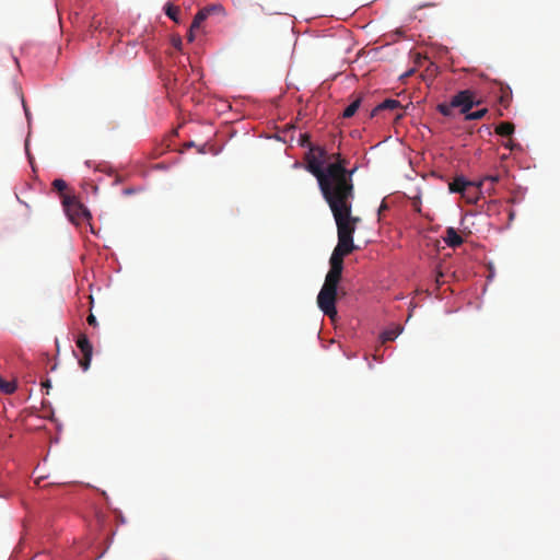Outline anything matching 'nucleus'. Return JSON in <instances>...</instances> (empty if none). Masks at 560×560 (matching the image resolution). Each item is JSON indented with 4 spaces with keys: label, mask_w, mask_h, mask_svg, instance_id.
<instances>
[{
    "label": "nucleus",
    "mask_w": 560,
    "mask_h": 560,
    "mask_svg": "<svg viewBox=\"0 0 560 560\" xmlns=\"http://www.w3.org/2000/svg\"><path fill=\"white\" fill-rule=\"evenodd\" d=\"M326 156L327 151L320 147H311L305 154L306 170L316 177L324 198L352 184L354 172L346 168V160L340 154H332L336 161L324 167Z\"/></svg>",
    "instance_id": "nucleus-1"
},
{
    "label": "nucleus",
    "mask_w": 560,
    "mask_h": 560,
    "mask_svg": "<svg viewBox=\"0 0 560 560\" xmlns=\"http://www.w3.org/2000/svg\"><path fill=\"white\" fill-rule=\"evenodd\" d=\"M353 198V183L324 198L334 215L338 236L353 238L357 225L360 222L359 217L351 214Z\"/></svg>",
    "instance_id": "nucleus-2"
},
{
    "label": "nucleus",
    "mask_w": 560,
    "mask_h": 560,
    "mask_svg": "<svg viewBox=\"0 0 560 560\" xmlns=\"http://www.w3.org/2000/svg\"><path fill=\"white\" fill-rule=\"evenodd\" d=\"M482 103V100L477 96L474 90L466 89L458 91L452 96L450 103H440L436 109L440 114L445 117H453L454 108H458L460 114H467L474 106H478Z\"/></svg>",
    "instance_id": "nucleus-3"
},
{
    "label": "nucleus",
    "mask_w": 560,
    "mask_h": 560,
    "mask_svg": "<svg viewBox=\"0 0 560 560\" xmlns=\"http://www.w3.org/2000/svg\"><path fill=\"white\" fill-rule=\"evenodd\" d=\"M339 281L325 278V282L317 295L319 310L330 318L337 315L336 300Z\"/></svg>",
    "instance_id": "nucleus-4"
},
{
    "label": "nucleus",
    "mask_w": 560,
    "mask_h": 560,
    "mask_svg": "<svg viewBox=\"0 0 560 560\" xmlns=\"http://www.w3.org/2000/svg\"><path fill=\"white\" fill-rule=\"evenodd\" d=\"M62 206L70 221L75 224L91 219L90 211L75 196L63 195Z\"/></svg>",
    "instance_id": "nucleus-5"
},
{
    "label": "nucleus",
    "mask_w": 560,
    "mask_h": 560,
    "mask_svg": "<svg viewBox=\"0 0 560 560\" xmlns=\"http://www.w3.org/2000/svg\"><path fill=\"white\" fill-rule=\"evenodd\" d=\"M77 347L80 349V351L83 354V358L79 360L80 366L83 369V371H86L90 368L92 353H93V347L91 342L89 341V338L85 334H80L77 339Z\"/></svg>",
    "instance_id": "nucleus-6"
},
{
    "label": "nucleus",
    "mask_w": 560,
    "mask_h": 560,
    "mask_svg": "<svg viewBox=\"0 0 560 560\" xmlns=\"http://www.w3.org/2000/svg\"><path fill=\"white\" fill-rule=\"evenodd\" d=\"M330 269L326 275V279L339 281L341 280L343 270V257L332 253L329 259Z\"/></svg>",
    "instance_id": "nucleus-7"
},
{
    "label": "nucleus",
    "mask_w": 560,
    "mask_h": 560,
    "mask_svg": "<svg viewBox=\"0 0 560 560\" xmlns=\"http://www.w3.org/2000/svg\"><path fill=\"white\" fill-rule=\"evenodd\" d=\"M222 11V7L220 5H217V4H211V5H208V7H205L202 9H200L194 20H192V23H191V32L195 31V30H198L201 25V23L208 19V16L214 12H221Z\"/></svg>",
    "instance_id": "nucleus-8"
},
{
    "label": "nucleus",
    "mask_w": 560,
    "mask_h": 560,
    "mask_svg": "<svg viewBox=\"0 0 560 560\" xmlns=\"http://www.w3.org/2000/svg\"><path fill=\"white\" fill-rule=\"evenodd\" d=\"M355 249V245L353 244V238L341 237L338 236V244L332 250L335 254H339L345 257L351 254Z\"/></svg>",
    "instance_id": "nucleus-9"
},
{
    "label": "nucleus",
    "mask_w": 560,
    "mask_h": 560,
    "mask_svg": "<svg viewBox=\"0 0 560 560\" xmlns=\"http://www.w3.org/2000/svg\"><path fill=\"white\" fill-rule=\"evenodd\" d=\"M500 180L499 174L487 175L482 177L478 183H476V187L479 189H485L489 195L494 190V185Z\"/></svg>",
    "instance_id": "nucleus-10"
},
{
    "label": "nucleus",
    "mask_w": 560,
    "mask_h": 560,
    "mask_svg": "<svg viewBox=\"0 0 560 560\" xmlns=\"http://www.w3.org/2000/svg\"><path fill=\"white\" fill-rule=\"evenodd\" d=\"M400 102L393 98H387L383 101L381 104H378L373 110L371 112L370 116L374 117L382 110H394L397 108H400Z\"/></svg>",
    "instance_id": "nucleus-11"
},
{
    "label": "nucleus",
    "mask_w": 560,
    "mask_h": 560,
    "mask_svg": "<svg viewBox=\"0 0 560 560\" xmlns=\"http://www.w3.org/2000/svg\"><path fill=\"white\" fill-rule=\"evenodd\" d=\"M445 233L446 235L444 237V241L450 247L455 248L463 244V237L457 233V231L454 228H447Z\"/></svg>",
    "instance_id": "nucleus-12"
},
{
    "label": "nucleus",
    "mask_w": 560,
    "mask_h": 560,
    "mask_svg": "<svg viewBox=\"0 0 560 560\" xmlns=\"http://www.w3.org/2000/svg\"><path fill=\"white\" fill-rule=\"evenodd\" d=\"M468 186H476V183L468 182L464 177H456L448 188L452 192H464Z\"/></svg>",
    "instance_id": "nucleus-13"
},
{
    "label": "nucleus",
    "mask_w": 560,
    "mask_h": 560,
    "mask_svg": "<svg viewBox=\"0 0 560 560\" xmlns=\"http://www.w3.org/2000/svg\"><path fill=\"white\" fill-rule=\"evenodd\" d=\"M515 130V127L510 121H502L495 127V132L502 137H511Z\"/></svg>",
    "instance_id": "nucleus-14"
},
{
    "label": "nucleus",
    "mask_w": 560,
    "mask_h": 560,
    "mask_svg": "<svg viewBox=\"0 0 560 560\" xmlns=\"http://www.w3.org/2000/svg\"><path fill=\"white\" fill-rule=\"evenodd\" d=\"M512 100V92L509 86L500 84V96L499 102L504 107H508Z\"/></svg>",
    "instance_id": "nucleus-15"
},
{
    "label": "nucleus",
    "mask_w": 560,
    "mask_h": 560,
    "mask_svg": "<svg viewBox=\"0 0 560 560\" xmlns=\"http://www.w3.org/2000/svg\"><path fill=\"white\" fill-rule=\"evenodd\" d=\"M402 331V327L400 325H396L394 328L387 329L382 334L383 342L395 340L400 332Z\"/></svg>",
    "instance_id": "nucleus-16"
},
{
    "label": "nucleus",
    "mask_w": 560,
    "mask_h": 560,
    "mask_svg": "<svg viewBox=\"0 0 560 560\" xmlns=\"http://www.w3.org/2000/svg\"><path fill=\"white\" fill-rule=\"evenodd\" d=\"M361 106V98L360 97H357L353 102H351V104H349L343 113H342V117L343 118H351L352 116H354V114L358 112V109L360 108Z\"/></svg>",
    "instance_id": "nucleus-17"
},
{
    "label": "nucleus",
    "mask_w": 560,
    "mask_h": 560,
    "mask_svg": "<svg viewBox=\"0 0 560 560\" xmlns=\"http://www.w3.org/2000/svg\"><path fill=\"white\" fill-rule=\"evenodd\" d=\"M164 12L174 22H179L178 15L180 13V9L178 7L168 2L165 4Z\"/></svg>",
    "instance_id": "nucleus-18"
},
{
    "label": "nucleus",
    "mask_w": 560,
    "mask_h": 560,
    "mask_svg": "<svg viewBox=\"0 0 560 560\" xmlns=\"http://www.w3.org/2000/svg\"><path fill=\"white\" fill-rule=\"evenodd\" d=\"M0 389L4 394H13L16 389V384L14 382L5 381L3 377L0 376Z\"/></svg>",
    "instance_id": "nucleus-19"
},
{
    "label": "nucleus",
    "mask_w": 560,
    "mask_h": 560,
    "mask_svg": "<svg viewBox=\"0 0 560 560\" xmlns=\"http://www.w3.org/2000/svg\"><path fill=\"white\" fill-rule=\"evenodd\" d=\"M488 113V109L487 108H482V109H479V110H476V112H467V114H465V120H480L482 119Z\"/></svg>",
    "instance_id": "nucleus-20"
},
{
    "label": "nucleus",
    "mask_w": 560,
    "mask_h": 560,
    "mask_svg": "<svg viewBox=\"0 0 560 560\" xmlns=\"http://www.w3.org/2000/svg\"><path fill=\"white\" fill-rule=\"evenodd\" d=\"M52 187L55 190L63 192L67 189V183L63 179L58 178L52 182Z\"/></svg>",
    "instance_id": "nucleus-21"
},
{
    "label": "nucleus",
    "mask_w": 560,
    "mask_h": 560,
    "mask_svg": "<svg viewBox=\"0 0 560 560\" xmlns=\"http://www.w3.org/2000/svg\"><path fill=\"white\" fill-rule=\"evenodd\" d=\"M88 323L89 325L93 326V327H96L98 324H97V320H96V317L93 315V314H90L88 316Z\"/></svg>",
    "instance_id": "nucleus-22"
},
{
    "label": "nucleus",
    "mask_w": 560,
    "mask_h": 560,
    "mask_svg": "<svg viewBox=\"0 0 560 560\" xmlns=\"http://www.w3.org/2000/svg\"><path fill=\"white\" fill-rule=\"evenodd\" d=\"M442 278H443V273L441 271H439L436 273V279H435L438 288L442 284V280H441Z\"/></svg>",
    "instance_id": "nucleus-23"
},
{
    "label": "nucleus",
    "mask_w": 560,
    "mask_h": 560,
    "mask_svg": "<svg viewBox=\"0 0 560 560\" xmlns=\"http://www.w3.org/2000/svg\"><path fill=\"white\" fill-rule=\"evenodd\" d=\"M310 137L308 135L304 133L301 136V144L304 145L306 142L308 143Z\"/></svg>",
    "instance_id": "nucleus-24"
},
{
    "label": "nucleus",
    "mask_w": 560,
    "mask_h": 560,
    "mask_svg": "<svg viewBox=\"0 0 560 560\" xmlns=\"http://www.w3.org/2000/svg\"><path fill=\"white\" fill-rule=\"evenodd\" d=\"M503 145L510 150H513L515 147L512 140L506 141Z\"/></svg>",
    "instance_id": "nucleus-25"
},
{
    "label": "nucleus",
    "mask_w": 560,
    "mask_h": 560,
    "mask_svg": "<svg viewBox=\"0 0 560 560\" xmlns=\"http://www.w3.org/2000/svg\"><path fill=\"white\" fill-rule=\"evenodd\" d=\"M42 387L48 390L51 387L50 381L46 380L45 382H43Z\"/></svg>",
    "instance_id": "nucleus-26"
},
{
    "label": "nucleus",
    "mask_w": 560,
    "mask_h": 560,
    "mask_svg": "<svg viewBox=\"0 0 560 560\" xmlns=\"http://www.w3.org/2000/svg\"><path fill=\"white\" fill-rule=\"evenodd\" d=\"M194 32H195V31H192V32H191V28L189 30V35H188V39H189V40H192V39H194Z\"/></svg>",
    "instance_id": "nucleus-27"
},
{
    "label": "nucleus",
    "mask_w": 560,
    "mask_h": 560,
    "mask_svg": "<svg viewBox=\"0 0 560 560\" xmlns=\"http://www.w3.org/2000/svg\"><path fill=\"white\" fill-rule=\"evenodd\" d=\"M194 145H195V143H194V142H188V143L186 144V147H187V148H190V147H194Z\"/></svg>",
    "instance_id": "nucleus-28"
},
{
    "label": "nucleus",
    "mask_w": 560,
    "mask_h": 560,
    "mask_svg": "<svg viewBox=\"0 0 560 560\" xmlns=\"http://www.w3.org/2000/svg\"><path fill=\"white\" fill-rule=\"evenodd\" d=\"M509 217H510V220H512V219L514 218V212H513V211H510Z\"/></svg>",
    "instance_id": "nucleus-29"
},
{
    "label": "nucleus",
    "mask_w": 560,
    "mask_h": 560,
    "mask_svg": "<svg viewBox=\"0 0 560 560\" xmlns=\"http://www.w3.org/2000/svg\"><path fill=\"white\" fill-rule=\"evenodd\" d=\"M385 208H386V205H385V203H383V205L381 206V209H380V210H385Z\"/></svg>",
    "instance_id": "nucleus-30"
}]
</instances>
